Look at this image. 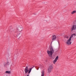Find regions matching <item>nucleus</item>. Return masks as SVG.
<instances>
[{
  "label": "nucleus",
  "instance_id": "obj_1",
  "mask_svg": "<svg viewBox=\"0 0 76 76\" xmlns=\"http://www.w3.org/2000/svg\"><path fill=\"white\" fill-rule=\"evenodd\" d=\"M52 42H51L50 46V50H48L47 51L48 56L50 57H52L53 54L54 53V50L52 47Z\"/></svg>",
  "mask_w": 76,
  "mask_h": 76
},
{
  "label": "nucleus",
  "instance_id": "obj_2",
  "mask_svg": "<svg viewBox=\"0 0 76 76\" xmlns=\"http://www.w3.org/2000/svg\"><path fill=\"white\" fill-rule=\"evenodd\" d=\"M23 30L22 26H19L18 28L17 29L16 32H15V34H16L17 36H19V35H20V32H21Z\"/></svg>",
  "mask_w": 76,
  "mask_h": 76
},
{
  "label": "nucleus",
  "instance_id": "obj_3",
  "mask_svg": "<svg viewBox=\"0 0 76 76\" xmlns=\"http://www.w3.org/2000/svg\"><path fill=\"white\" fill-rule=\"evenodd\" d=\"M76 29V25H73L72 26L71 28V31H73V30H75Z\"/></svg>",
  "mask_w": 76,
  "mask_h": 76
},
{
  "label": "nucleus",
  "instance_id": "obj_4",
  "mask_svg": "<svg viewBox=\"0 0 76 76\" xmlns=\"http://www.w3.org/2000/svg\"><path fill=\"white\" fill-rule=\"evenodd\" d=\"M71 41V39L70 38L69 39L67 40V42H66V43H67V44H68V45H70V44H72V43L70 42Z\"/></svg>",
  "mask_w": 76,
  "mask_h": 76
},
{
  "label": "nucleus",
  "instance_id": "obj_5",
  "mask_svg": "<svg viewBox=\"0 0 76 76\" xmlns=\"http://www.w3.org/2000/svg\"><path fill=\"white\" fill-rule=\"evenodd\" d=\"M58 59V56H57L53 61V64H56V63L57 62V60Z\"/></svg>",
  "mask_w": 76,
  "mask_h": 76
},
{
  "label": "nucleus",
  "instance_id": "obj_6",
  "mask_svg": "<svg viewBox=\"0 0 76 76\" xmlns=\"http://www.w3.org/2000/svg\"><path fill=\"white\" fill-rule=\"evenodd\" d=\"M52 42H53V41H54V40H55V39H56V36L55 35L53 36L52 37Z\"/></svg>",
  "mask_w": 76,
  "mask_h": 76
},
{
  "label": "nucleus",
  "instance_id": "obj_7",
  "mask_svg": "<svg viewBox=\"0 0 76 76\" xmlns=\"http://www.w3.org/2000/svg\"><path fill=\"white\" fill-rule=\"evenodd\" d=\"M48 73H51V71H52V69H50L49 68H48Z\"/></svg>",
  "mask_w": 76,
  "mask_h": 76
},
{
  "label": "nucleus",
  "instance_id": "obj_8",
  "mask_svg": "<svg viewBox=\"0 0 76 76\" xmlns=\"http://www.w3.org/2000/svg\"><path fill=\"white\" fill-rule=\"evenodd\" d=\"M5 73H8V74H10L11 72L10 71H6L5 72Z\"/></svg>",
  "mask_w": 76,
  "mask_h": 76
},
{
  "label": "nucleus",
  "instance_id": "obj_9",
  "mask_svg": "<svg viewBox=\"0 0 76 76\" xmlns=\"http://www.w3.org/2000/svg\"><path fill=\"white\" fill-rule=\"evenodd\" d=\"M76 13V10H74L71 13L72 15H73L74 13Z\"/></svg>",
  "mask_w": 76,
  "mask_h": 76
},
{
  "label": "nucleus",
  "instance_id": "obj_10",
  "mask_svg": "<svg viewBox=\"0 0 76 76\" xmlns=\"http://www.w3.org/2000/svg\"><path fill=\"white\" fill-rule=\"evenodd\" d=\"M53 66H52V65H50L49 67V68L48 69H53Z\"/></svg>",
  "mask_w": 76,
  "mask_h": 76
},
{
  "label": "nucleus",
  "instance_id": "obj_11",
  "mask_svg": "<svg viewBox=\"0 0 76 76\" xmlns=\"http://www.w3.org/2000/svg\"><path fill=\"white\" fill-rule=\"evenodd\" d=\"M4 66H5L6 65H9V62H7L6 63V64H4Z\"/></svg>",
  "mask_w": 76,
  "mask_h": 76
},
{
  "label": "nucleus",
  "instance_id": "obj_12",
  "mask_svg": "<svg viewBox=\"0 0 76 76\" xmlns=\"http://www.w3.org/2000/svg\"><path fill=\"white\" fill-rule=\"evenodd\" d=\"M41 73H42L41 76H44V71H42Z\"/></svg>",
  "mask_w": 76,
  "mask_h": 76
},
{
  "label": "nucleus",
  "instance_id": "obj_13",
  "mask_svg": "<svg viewBox=\"0 0 76 76\" xmlns=\"http://www.w3.org/2000/svg\"><path fill=\"white\" fill-rule=\"evenodd\" d=\"M73 35L72 34L71 35V36L69 38V39H70V38L71 40L72 39V37H73Z\"/></svg>",
  "mask_w": 76,
  "mask_h": 76
},
{
  "label": "nucleus",
  "instance_id": "obj_14",
  "mask_svg": "<svg viewBox=\"0 0 76 76\" xmlns=\"http://www.w3.org/2000/svg\"><path fill=\"white\" fill-rule=\"evenodd\" d=\"M11 32H12V33H13L14 32V31H11Z\"/></svg>",
  "mask_w": 76,
  "mask_h": 76
},
{
  "label": "nucleus",
  "instance_id": "obj_15",
  "mask_svg": "<svg viewBox=\"0 0 76 76\" xmlns=\"http://www.w3.org/2000/svg\"><path fill=\"white\" fill-rule=\"evenodd\" d=\"M68 36H66V38H68Z\"/></svg>",
  "mask_w": 76,
  "mask_h": 76
},
{
  "label": "nucleus",
  "instance_id": "obj_16",
  "mask_svg": "<svg viewBox=\"0 0 76 76\" xmlns=\"http://www.w3.org/2000/svg\"><path fill=\"white\" fill-rule=\"evenodd\" d=\"M72 35H74L75 36H76V35H75V34H73Z\"/></svg>",
  "mask_w": 76,
  "mask_h": 76
}]
</instances>
